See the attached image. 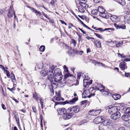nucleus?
Listing matches in <instances>:
<instances>
[{
    "label": "nucleus",
    "instance_id": "nucleus-28",
    "mask_svg": "<svg viewBox=\"0 0 130 130\" xmlns=\"http://www.w3.org/2000/svg\"><path fill=\"white\" fill-rule=\"evenodd\" d=\"M111 28H105L103 30H102V28H99L98 29H96V30H99L100 31H106L107 30H110L111 29Z\"/></svg>",
    "mask_w": 130,
    "mask_h": 130
},
{
    "label": "nucleus",
    "instance_id": "nucleus-57",
    "mask_svg": "<svg viewBox=\"0 0 130 130\" xmlns=\"http://www.w3.org/2000/svg\"><path fill=\"white\" fill-rule=\"evenodd\" d=\"M11 78L12 80H14L15 79V78L14 76V75L13 74V76H12L11 77Z\"/></svg>",
    "mask_w": 130,
    "mask_h": 130
},
{
    "label": "nucleus",
    "instance_id": "nucleus-1",
    "mask_svg": "<svg viewBox=\"0 0 130 130\" xmlns=\"http://www.w3.org/2000/svg\"><path fill=\"white\" fill-rule=\"evenodd\" d=\"M55 68L54 66H53L49 68V69L48 70H42L40 72V74L42 76L44 77L47 75V81L49 80L51 85H53L54 83H53V81L52 78L54 77V74L53 71Z\"/></svg>",
    "mask_w": 130,
    "mask_h": 130
},
{
    "label": "nucleus",
    "instance_id": "nucleus-20",
    "mask_svg": "<svg viewBox=\"0 0 130 130\" xmlns=\"http://www.w3.org/2000/svg\"><path fill=\"white\" fill-rule=\"evenodd\" d=\"M100 118L99 117H97L95 118L93 121V122L96 124H99L101 123Z\"/></svg>",
    "mask_w": 130,
    "mask_h": 130
},
{
    "label": "nucleus",
    "instance_id": "nucleus-17",
    "mask_svg": "<svg viewBox=\"0 0 130 130\" xmlns=\"http://www.w3.org/2000/svg\"><path fill=\"white\" fill-rule=\"evenodd\" d=\"M99 111V110H95L94 109L90 110L89 112V115H92L95 116L98 113V112Z\"/></svg>",
    "mask_w": 130,
    "mask_h": 130
},
{
    "label": "nucleus",
    "instance_id": "nucleus-59",
    "mask_svg": "<svg viewBox=\"0 0 130 130\" xmlns=\"http://www.w3.org/2000/svg\"><path fill=\"white\" fill-rule=\"evenodd\" d=\"M130 74V73H125V76L126 77H128V76Z\"/></svg>",
    "mask_w": 130,
    "mask_h": 130
},
{
    "label": "nucleus",
    "instance_id": "nucleus-40",
    "mask_svg": "<svg viewBox=\"0 0 130 130\" xmlns=\"http://www.w3.org/2000/svg\"><path fill=\"white\" fill-rule=\"evenodd\" d=\"M4 71L6 72V75L7 77L8 78H10V74L9 71L8 70H6Z\"/></svg>",
    "mask_w": 130,
    "mask_h": 130
},
{
    "label": "nucleus",
    "instance_id": "nucleus-60",
    "mask_svg": "<svg viewBox=\"0 0 130 130\" xmlns=\"http://www.w3.org/2000/svg\"><path fill=\"white\" fill-rule=\"evenodd\" d=\"M94 1V2L96 3H99V2H100V0H93Z\"/></svg>",
    "mask_w": 130,
    "mask_h": 130
},
{
    "label": "nucleus",
    "instance_id": "nucleus-43",
    "mask_svg": "<svg viewBox=\"0 0 130 130\" xmlns=\"http://www.w3.org/2000/svg\"><path fill=\"white\" fill-rule=\"evenodd\" d=\"M72 43L73 44L74 46H75L76 45V42L75 40L74 39H72L71 40Z\"/></svg>",
    "mask_w": 130,
    "mask_h": 130
},
{
    "label": "nucleus",
    "instance_id": "nucleus-8",
    "mask_svg": "<svg viewBox=\"0 0 130 130\" xmlns=\"http://www.w3.org/2000/svg\"><path fill=\"white\" fill-rule=\"evenodd\" d=\"M92 80H90L89 81V80L87 79L86 78L83 80V85L85 88H88L89 86L92 84Z\"/></svg>",
    "mask_w": 130,
    "mask_h": 130
},
{
    "label": "nucleus",
    "instance_id": "nucleus-48",
    "mask_svg": "<svg viewBox=\"0 0 130 130\" xmlns=\"http://www.w3.org/2000/svg\"><path fill=\"white\" fill-rule=\"evenodd\" d=\"M82 73L80 72H79L77 73L78 78H79V79L80 78V77L82 76Z\"/></svg>",
    "mask_w": 130,
    "mask_h": 130
},
{
    "label": "nucleus",
    "instance_id": "nucleus-13",
    "mask_svg": "<svg viewBox=\"0 0 130 130\" xmlns=\"http://www.w3.org/2000/svg\"><path fill=\"white\" fill-rule=\"evenodd\" d=\"M119 66L120 68L122 70H124L127 68L125 62H121L120 63Z\"/></svg>",
    "mask_w": 130,
    "mask_h": 130
},
{
    "label": "nucleus",
    "instance_id": "nucleus-34",
    "mask_svg": "<svg viewBox=\"0 0 130 130\" xmlns=\"http://www.w3.org/2000/svg\"><path fill=\"white\" fill-rule=\"evenodd\" d=\"M72 75L69 73H67L65 75L64 78L66 79L69 76H71Z\"/></svg>",
    "mask_w": 130,
    "mask_h": 130
},
{
    "label": "nucleus",
    "instance_id": "nucleus-18",
    "mask_svg": "<svg viewBox=\"0 0 130 130\" xmlns=\"http://www.w3.org/2000/svg\"><path fill=\"white\" fill-rule=\"evenodd\" d=\"M95 44L96 45V46L98 47H101V43L98 40H95L94 41Z\"/></svg>",
    "mask_w": 130,
    "mask_h": 130
},
{
    "label": "nucleus",
    "instance_id": "nucleus-39",
    "mask_svg": "<svg viewBox=\"0 0 130 130\" xmlns=\"http://www.w3.org/2000/svg\"><path fill=\"white\" fill-rule=\"evenodd\" d=\"M82 6V7H83V8H87L88 7V5L86 4V3L83 4V5H82V6Z\"/></svg>",
    "mask_w": 130,
    "mask_h": 130
},
{
    "label": "nucleus",
    "instance_id": "nucleus-6",
    "mask_svg": "<svg viewBox=\"0 0 130 130\" xmlns=\"http://www.w3.org/2000/svg\"><path fill=\"white\" fill-rule=\"evenodd\" d=\"M13 9L12 6H10V8L9 9L8 12L7 14V16L8 18L11 19L12 17L13 14L14 13Z\"/></svg>",
    "mask_w": 130,
    "mask_h": 130
},
{
    "label": "nucleus",
    "instance_id": "nucleus-21",
    "mask_svg": "<svg viewBox=\"0 0 130 130\" xmlns=\"http://www.w3.org/2000/svg\"><path fill=\"white\" fill-rule=\"evenodd\" d=\"M98 11L100 13L105 12V10L102 7V6H99L98 7Z\"/></svg>",
    "mask_w": 130,
    "mask_h": 130
},
{
    "label": "nucleus",
    "instance_id": "nucleus-4",
    "mask_svg": "<svg viewBox=\"0 0 130 130\" xmlns=\"http://www.w3.org/2000/svg\"><path fill=\"white\" fill-rule=\"evenodd\" d=\"M54 77L52 78L53 79V80H54V82H59V83H61L60 80L62 79V74H60L59 75H55L54 79L53 78ZM53 83H54L53 85H51L52 86H53L54 85H57V84L56 83H55L53 81Z\"/></svg>",
    "mask_w": 130,
    "mask_h": 130
},
{
    "label": "nucleus",
    "instance_id": "nucleus-44",
    "mask_svg": "<svg viewBox=\"0 0 130 130\" xmlns=\"http://www.w3.org/2000/svg\"><path fill=\"white\" fill-rule=\"evenodd\" d=\"M87 100L82 101L80 102L81 104V105H82L84 104H85L86 105V103H87Z\"/></svg>",
    "mask_w": 130,
    "mask_h": 130
},
{
    "label": "nucleus",
    "instance_id": "nucleus-47",
    "mask_svg": "<svg viewBox=\"0 0 130 130\" xmlns=\"http://www.w3.org/2000/svg\"><path fill=\"white\" fill-rule=\"evenodd\" d=\"M8 89L11 92H12L13 90H14L15 88L14 87H13L12 88L10 89L9 88H8Z\"/></svg>",
    "mask_w": 130,
    "mask_h": 130
},
{
    "label": "nucleus",
    "instance_id": "nucleus-53",
    "mask_svg": "<svg viewBox=\"0 0 130 130\" xmlns=\"http://www.w3.org/2000/svg\"><path fill=\"white\" fill-rule=\"evenodd\" d=\"M42 14L43 15H44V16L47 19H50V18L47 17V15L45 13H42Z\"/></svg>",
    "mask_w": 130,
    "mask_h": 130
},
{
    "label": "nucleus",
    "instance_id": "nucleus-52",
    "mask_svg": "<svg viewBox=\"0 0 130 130\" xmlns=\"http://www.w3.org/2000/svg\"><path fill=\"white\" fill-rule=\"evenodd\" d=\"M118 54L119 56V55H120V56L121 58L125 57L122 54H121L119 53H118Z\"/></svg>",
    "mask_w": 130,
    "mask_h": 130
},
{
    "label": "nucleus",
    "instance_id": "nucleus-30",
    "mask_svg": "<svg viewBox=\"0 0 130 130\" xmlns=\"http://www.w3.org/2000/svg\"><path fill=\"white\" fill-rule=\"evenodd\" d=\"M98 11L96 9H93L91 11V13L93 15H96L97 14Z\"/></svg>",
    "mask_w": 130,
    "mask_h": 130
},
{
    "label": "nucleus",
    "instance_id": "nucleus-37",
    "mask_svg": "<svg viewBox=\"0 0 130 130\" xmlns=\"http://www.w3.org/2000/svg\"><path fill=\"white\" fill-rule=\"evenodd\" d=\"M37 67L39 69H41L43 67V64L42 63H40L39 64L37 65Z\"/></svg>",
    "mask_w": 130,
    "mask_h": 130
},
{
    "label": "nucleus",
    "instance_id": "nucleus-50",
    "mask_svg": "<svg viewBox=\"0 0 130 130\" xmlns=\"http://www.w3.org/2000/svg\"><path fill=\"white\" fill-rule=\"evenodd\" d=\"M32 109L33 112H36V107L35 106H33L32 107Z\"/></svg>",
    "mask_w": 130,
    "mask_h": 130
},
{
    "label": "nucleus",
    "instance_id": "nucleus-26",
    "mask_svg": "<svg viewBox=\"0 0 130 130\" xmlns=\"http://www.w3.org/2000/svg\"><path fill=\"white\" fill-rule=\"evenodd\" d=\"M85 9L82 7V6H81L79 7L78 8V10L79 12L81 13H83L85 11Z\"/></svg>",
    "mask_w": 130,
    "mask_h": 130
},
{
    "label": "nucleus",
    "instance_id": "nucleus-61",
    "mask_svg": "<svg viewBox=\"0 0 130 130\" xmlns=\"http://www.w3.org/2000/svg\"><path fill=\"white\" fill-rule=\"evenodd\" d=\"M118 130H125V128L123 127H122L119 128Z\"/></svg>",
    "mask_w": 130,
    "mask_h": 130
},
{
    "label": "nucleus",
    "instance_id": "nucleus-27",
    "mask_svg": "<svg viewBox=\"0 0 130 130\" xmlns=\"http://www.w3.org/2000/svg\"><path fill=\"white\" fill-rule=\"evenodd\" d=\"M69 55H72L74 53V50L72 48H71L69 51Z\"/></svg>",
    "mask_w": 130,
    "mask_h": 130
},
{
    "label": "nucleus",
    "instance_id": "nucleus-10",
    "mask_svg": "<svg viewBox=\"0 0 130 130\" xmlns=\"http://www.w3.org/2000/svg\"><path fill=\"white\" fill-rule=\"evenodd\" d=\"M96 89L98 90H100L101 91L105 89V87L100 84H98L97 83L95 84Z\"/></svg>",
    "mask_w": 130,
    "mask_h": 130
},
{
    "label": "nucleus",
    "instance_id": "nucleus-12",
    "mask_svg": "<svg viewBox=\"0 0 130 130\" xmlns=\"http://www.w3.org/2000/svg\"><path fill=\"white\" fill-rule=\"evenodd\" d=\"M122 119L124 121H128L130 120V114H127L124 115L122 116Z\"/></svg>",
    "mask_w": 130,
    "mask_h": 130
},
{
    "label": "nucleus",
    "instance_id": "nucleus-54",
    "mask_svg": "<svg viewBox=\"0 0 130 130\" xmlns=\"http://www.w3.org/2000/svg\"><path fill=\"white\" fill-rule=\"evenodd\" d=\"M63 68L64 69V70H66V72H68V70L67 68L65 66H63Z\"/></svg>",
    "mask_w": 130,
    "mask_h": 130
},
{
    "label": "nucleus",
    "instance_id": "nucleus-29",
    "mask_svg": "<svg viewBox=\"0 0 130 130\" xmlns=\"http://www.w3.org/2000/svg\"><path fill=\"white\" fill-rule=\"evenodd\" d=\"M104 126L102 123L99 126V130H104Z\"/></svg>",
    "mask_w": 130,
    "mask_h": 130
},
{
    "label": "nucleus",
    "instance_id": "nucleus-45",
    "mask_svg": "<svg viewBox=\"0 0 130 130\" xmlns=\"http://www.w3.org/2000/svg\"><path fill=\"white\" fill-rule=\"evenodd\" d=\"M114 25L116 29H119L120 25L117 24L116 23H114Z\"/></svg>",
    "mask_w": 130,
    "mask_h": 130
},
{
    "label": "nucleus",
    "instance_id": "nucleus-46",
    "mask_svg": "<svg viewBox=\"0 0 130 130\" xmlns=\"http://www.w3.org/2000/svg\"><path fill=\"white\" fill-rule=\"evenodd\" d=\"M100 118V121H102V122H103V121H105V118H104V117H99Z\"/></svg>",
    "mask_w": 130,
    "mask_h": 130
},
{
    "label": "nucleus",
    "instance_id": "nucleus-24",
    "mask_svg": "<svg viewBox=\"0 0 130 130\" xmlns=\"http://www.w3.org/2000/svg\"><path fill=\"white\" fill-rule=\"evenodd\" d=\"M110 17L111 19L113 21L116 22V21H117V20H117V19L118 18L117 16L112 15H111Z\"/></svg>",
    "mask_w": 130,
    "mask_h": 130
},
{
    "label": "nucleus",
    "instance_id": "nucleus-15",
    "mask_svg": "<svg viewBox=\"0 0 130 130\" xmlns=\"http://www.w3.org/2000/svg\"><path fill=\"white\" fill-rule=\"evenodd\" d=\"M54 100L57 101H60L61 99L62 100H63V98L61 97L60 94V93H58L55 96L54 98Z\"/></svg>",
    "mask_w": 130,
    "mask_h": 130
},
{
    "label": "nucleus",
    "instance_id": "nucleus-32",
    "mask_svg": "<svg viewBox=\"0 0 130 130\" xmlns=\"http://www.w3.org/2000/svg\"><path fill=\"white\" fill-rule=\"evenodd\" d=\"M45 49V46H44L42 45L40 47L39 50L42 52H43L44 51Z\"/></svg>",
    "mask_w": 130,
    "mask_h": 130
},
{
    "label": "nucleus",
    "instance_id": "nucleus-63",
    "mask_svg": "<svg viewBox=\"0 0 130 130\" xmlns=\"http://www.w3.org/2000/svg\"><path fill=\"white\" fill-rule=\"evenodd\" d=\"M20 111H21L23 113H25L26 112V110L25 109H23L21 110H20Z\"/></svg>",
    "mask_w": 130,
    "mask_h": 130
},
{
    "label": "nucleus",
    "instance_id": "nucleus-64",
    "mask_svg": "<svg viewBox=\"0 0 130 130\" xmlns=\"http://www.w3.org/2000/svg\"><path fill=\"white\" fill-rule=\"evenodd\" d=\"M111 107H112L111 106V105H110V106H108L105 107V108L106 109H110V108H111Z\"/></svg>",
    "mask_w": 130,
    "mask_h": 130
},
{
    "label": "nucleus",
    "instance_id": "nucleus-11",
    "mask_svg": "<svg viewBox=\"0 0 130 130\" xmlns=\"http://www.w3.org/2000/svg\"><path fill=\"white\" fill-rule=\"evenodd\" d=\"M62 118L63 119L67 120L70 118L72 116V114L70 113V112L69 113H65L62 115Z\"/></svg>",
    "mask_w": 130,
    "mask_h": 130
},
{
    "label": "nucleus",
    "instance_id": "nucleus-55",
    "mask_svg": "<svg viewBox=\"0 0 130 130\" xmlns=\"http://www.w3.org/2000/svg\"><path fill=\"white\" fill-rule=\"evenodd\" d=\"M56 0H54V1L52 0L50 2V4L52 5L56 2Z\"/></svg>",
    "mask_w": 130,
    "mask_h": 130
},
{
    "label": "nucleus",
    "instance_id": "nucleus-23",
    "mask_svg": "<svg viewBox=\"0 0 130 130\" xmlns=\"http://www.w3.org/2000/svg\"><path fill=\"white\" fill-rule=\"evenodd\" d=\"M121 97L120 95L119 94H116L112 95V97L115 100L119 99Z\"/></svg>",
    "mask_w": 130,
    "mask_h": 130
},
{
    "label": "nucleus",
    "instance_id": "nucleus-42",
    "mask_svg": "<svg viewBox=\"0 0 130 130\" xmlns=\"http://www.w3.org/2000/svg\"><path fill=\"white\" fill-rule=\"evenodd\" d=\"M125 112L128 113H130V107H127L125 109Z\"/></svg>",
    "mask_w": 130,
    "mask_h": 130
},
{
    "label": "nucleus",
    "instance_id": "nucleus-38",
    "mask_svg": "<svg viewBox=\"0 0 130 130\" xmlns=\"http://www.w3.org/2000/svg\"><path fill=\"white\" fill-rule=\"evenodd\" d=\"M40 103L41 105H43L44 100L42 99V98H39Z\"/></svg>",
    "mask_w": 130,
    "mask_h": 130
},
{
    "label": "nucleus",
    "instance_id": "nucleus-25",
    "mask_svg": "<svg viewBox=\"0 0 130 130\" xmlns=\"http://www.w3.org/2000/svg\"><path fill=\"white\" fill-rule=\"evenodd\" d=\"M99 15L101 17L103 18H104L106 19H107L108 18V16L106 15L105 14V12L100 13L99 14Z\"/></svg>",
    "mask_w": 130,
    "mask_h": 130
},
{
    "label": "nucleus",
    "instance_id": "nucleus-35",
    "mask_svg": "<svg viewBox=\"0 0 130 130\" xmlns=\"http://www.w3.org/2000/svg\"><path fill=\"white\" fill-rule=\"evenodd\" d=\"M46 87V85L44 84H41V88L42 90H44Z\"/></svg>",
    "mask_w": 130,
    "mask_h": 130
},
{
    "label": "nucleus",
    "instance_id": "nucleus-9",
    "mask_svg": "<svg viewBox=\"0 0 130 130\" xmlns=\"http://www.w3.org/2000/svg\"><path fill=\"white\" fill-rule=\"evenodd\" d=\"M77 97H75L70 101H66L64 102L65 103L68 104H74L75 102L78 100Z\"/></svg>",
    "mask_w": 130,
    "mask_h": 130
},
{
    "label": "nucleus",
    "instance_id": "nucleus-36",
    "mask_svg": "<svg viewBox=\"0 0 130 130\" xmlns=\"http://www.w3.org/2000/svg\"><path fill=\"white\" fill-rule=\"evenodd\" d=\"M94 61L95 62L96 64H98L99 66H104L103 64L100 62H98V61H96L95 60Z\"/></svg>",
    "mask_w": 130,
    "mask_h": 130
},
{
    "label": "nucleus",
    "instance_id": "nucleus-41",
    "mask_svg": "<svg viewBox=\"0 0 130 130\" xmlns=\"http://www.w3.org/2000/svg\"><path fill=\"white\" fill-rule=\"evenodd\" d=\"M126 26L125 25H120L119 29L121 28L122 29H125Z\"/></svg>",
    "mask_w": 130,
    "mask_h": 130
},
{
    "label": "nucleus",
    "instance_id": "nucleus-7",
    "mask_svg": "<svg viewBox=\"0 0 130 130\" xmlns=\"http://www.w3.org/2000/svg\"><path fill=\"white\" fill-rule=\"evenodd\" d=\"M91 96L90 92V90H85L84 91L82 94V97L83 98H90Z\"/></svg>",
    "mask_w": 130,
    "mask_h": 130
},
{
    "label": "nucleus",
    "instance_id": "nucleus-31",
    "mask_svg": "<svg viewBox=\"0 0 130 130\" xmlns=\"http://www.w3.org/2000/svg\"><path fill=\"white\" fill-rule=\"evenodd\" d=\"M94 34L98 38L103 40L104 39L103 37L102 36L100 35L95 33Z\"/></svg>",
    "mask_w": 130,
    "mask_h": 130
},
{
    "label": "nucleus",
    "instance_id": "nucleus-19",
    "mask_svg": "<svg viewBox=\"0 0 130 130\" xmlns=\"http://www.w3.org/2000/svg\"><path fill=\"white\" fill-rule=\"evenodd\" d=\"M54 74L55 75L61 74L60 69L59 68H56L54 71Z\"/></svg>",
    "mask_w": 130,
    "mask_h": 130
},
{
    "label": "nucleus",
    "instance_id": "nucleus-2",
    "mask_svg": "<svg viewBox=\"0 0 130 130\" xmlns=\"http://www.w3.org/2000/svg\"><path fill=\"white\" fill-rule=\"evenodd\" d=\"M80 109L79 107L78 106H76L69 108L68 109L67 111L68 112H70V113L73 116L75 113L79 112Z\"/></svg>",
    "mask_w": 130,
    "mask_h": 130
},
{
    "label": "nucleus",
    "instance_id": "nucleus-22",
    "mask_svg": "<svg viewBox=\"0 0 130 130\" xmlns=\"http://www.w3.org/2000/svg\"><path fill=\"white\" fill-rule=\"evenodd\" d=\"M117 1L118 3L122 6H124L126 4L125 0H117Z\"/></svg>",
    "mask_w": 130,
    "mask_h": 130
},
{
    "label": "nucleus",
    "instance_id": "nucleus-58",
    "mask_svg": "<svg viewBox=\"0 0 130 130\" xmlns=\"http://www.w3.org/2000/svg\"><path fill=\"white\" fill-rule=\"evenodd\" d=\"M83 26L86 28L88 29H90V28L88 27V26L86 25L85 24H84Z\"/></svg>",
    "mask_w": 130,
    "mask_h": 130
},
{
    "label": "nucleus",
    "instance_id": "nucleus-5",
    "mask_svg": "<svg viewBox=\"0 0 130 130\" xmlns=\"http://www.w3.org/2000/svg\"><path fill=\"white\" fill-rule=\"evenodd\" d=\"M110 118L113 120H116L119 118L121 116L120 112H117V113L111 114Z\"/></svg>",
    "mask_w": 130,
    "mask_h": 130
},
{
    "label": "nucleus",
    "instance_id": "nucleus-56",
    "mask_svg": "<svg viewBox=\"0 0 130 130\" xmlns=\"http://www.w3.org/2000/svg\"><path fill=\"white\" fill-rule=\"evenodd\" d=\"M0 68L4 71L6 70L4 67L1 65H0Z\"/></svg>",
    "mask_w": 130,
    "mask_h": 130
},
{
    "label": "nucleus",
    "instance_id": "nucleus-49",
    "mask_svg": "<svg viewBox=\"0 0 130 130\" xmlns=\"http://www.w3.org/2000/svg\"><path fill=\"white\" fill-rule=\"evenodd\" d=\"M16 121L18 123H19V116H18L17 117H16L15 118Z\"/></svg>",
    "mask_w": 130,
    "mask_h": 130
},
{
    "label": "nucleus",
    "instance_id": "nucleus-16",
    "mask_svg": "<svg viewBox=\"0 0 130 130\" xmlns=\"http://www.w3.org/2000/svg\"><path fill=\"white\" fill-rule=\"evenodd\" d=\"M111 120L109 119H106L104 121L102 122V123L104 126L109 125L111 123Z\"/></svg>",
    "mask_w": 130,
    "mask_h": 130
},
{
    "label": "nucleus",
    "instance_id": "nucleus-62",
    "mask_svg": "<svg viewBox=\"0 0 130 130\" xmlns=\"http://www.w3.org/2000/svg\"><path fill=\"white\" fill-rule=\"evenodd\" d=\"M79 29L84 34H86V32L84 31L83 30H82L81 29L79 28Z\"/></svg>",
    "mask_w": 130,
    "mask_h": 130
},
{
    "label": "nucleus",
    "instance_id": "nucleus-3",
    "mask_svg": "<svg viewBox=\"0 0 130 130\" xmlns=\"http://www.w3.org/2000/svg\"><path fill=\"white\" fill-rule=\"evenodd\" d=\"M120 108L119 106H114L112 107L110 109H108V112L110 114L117 113V112H120Z\"/></svg>",
    "mask_w": 130,
    "mask_h": 130
},
{
    "label": "nucleus",
    "instance_id": "nucleus-33",
    "mask_svg": "<svg viewBox=\"0 0 130 130\" xmlns=\"http://www.w3.org/2000/svg\"><path fill=\"white\" fill-rule=\"evenodd\" d=\"M30 10L36 14L37 12V10L33 7H29Z\"/></svg>",
    "mask_w": 130,
    "mask_h": 130
},
{
    "label": "nucleus",
    "instance_id": "nucleus-14",
    "mask_svg": "<svg viewBox=\"0 0 130 130\" xmlns=\"http://www.w3.org/2000/svg\"><path fill=\"white\" fill-rule=\"evenodd\" d=\"M58 114L60 115H63L66 112V110L64 108H59L57 110Z\"/></svg>",
    "mask_w": 130,
    "mask_h": 130
},
{
    "label": "nucleus",
    "instance_id": "nucleus-51",
    "mask_svg": "<svg viewBox=\"0 0 130 130\" xmlns=\"http://www.w3.org/2000/svg\"><path fill=\"white\" fill-rule=\"evenodd\" d=\"M86 39L88 40H90V39H94V38L93 37H90L88 36H87V37H86Z\"/></svg>",
    "mask_w": 130,
    "mask_h": 130
}]
</instances>
